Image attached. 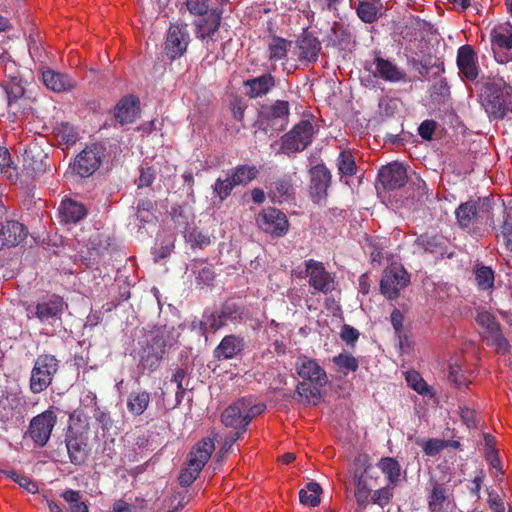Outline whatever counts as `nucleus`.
<instances>
[{"label": "nucleus", "mask_w": 512, "mask_h": 512, "mask_svg": "<svg viewBox=\"0 0 512 512\" xmlns=\"http://www.w3.org/2000/svg\"><path fill=\"white\" fill-rule=\"evenodd\" d=\"M431 97L438 102H444L448 98L450 91L445 78L435 81L430 88Z\"/></svg>", "instance_id": "53"}, {"label": "nucleus", "mask_w": 512, "mask_h": 512, "mask_svg": "<svg viewBox=\"0 0 512 512\" xmlns=\"http://www.w3.org/2000/svg\"><path fill=\"white\" fill-rule=\"evenodd\" d=\"M493 201L489 197L470 199L461 203L455 210L458 225L462 229L470 228L479 218L489 217Z\"/></svg>", "instance_id": "6"}, {"label": "nucleus", "mask_w": 512, "mask_h": 512, "mask_svg": "<svg viewBox=\"0 0 512 512\" xmlns=\"http://www.w3.org/2000/svg\"><path fill=\"white\" fill-rule=\"evenodd\" d=\"M428 509L430 512H451V502L442 485L434 484L429 495Z\"/></svg>", "instance_id": "32"}, {"label": "nucleus", "mask_w": 512, "mask_h": 512, "mask_svg": "<svg viewBox=\"0 0 512 512\" xmlns=\"http://www.w3.org/2000/svg\"><path fill=\"white\" fill-rule=\"evenodd\" d=\"M6 474L20 487L26 489L30 493H36L38 491V486L36 482L32 481L29 477L17 473L15 471H8Z\"/></svg>", "instance_id": "57"}, {"label": "nucleus", "mask_w": 512, "mask_h": 512, "mask_svg": "<svg viewBox=\"0 0 512 512\" xmlns=\"http://www.w3.org/2000/svg\"><path fill=\"white\" fill-rule=\"evenodd\" d=\"M295 369L299 377L304 381L309 380L311 384L316 386H325L328 382L325 370L315 359L300 356L296 361Z\"/></svg>", "instance_id": "18"}, {"label": "nucleus", "mask_w": 512, "mask_h": 512, "mask_svg": "<svg viewBox=\"0 0 512 512\" xmlns=\"http://www.w3.org/2000/svg\"><path fill=\"white\" fill-rule=\"evenodd\" d=\"M26 227L14 220L0 223V250L15 247L27 236Z\"/></svg>", "instance_id": "19"}, {"label": "nucleus", "mask_w": 512, "mask_h": 512, "mask_svg": "<svg viewBox=\"0 0 512 512\" xmlns=\"http://www.w3.org/2000/svg\"><path fill=\"white\" fill-rule=\"evenodd\" d=\"M330 40L333 46L339 49H346L352 41V34L348 28L338 22H334L331 28Z\"/></svg>", "instance_id": "38"}, {"label": "nucleus", "mask_w": 512, "mask_h": 512, "mask_svg": "<svg viewBox=\"0 0 512 512\" xmlns=\"http://www.w3.org/2000/svg\"><path fill=\"white\" fill-rule=\"evenodd\" d=\"M372 472L373 468L369 465L367 466L364 471L360 474H358V471L354 474V484H355V490L358 491H371V484L369 483L368 479L372 478Z\"/></svg>", "instance_id": "54"}, {"label": "nucleus", "mask_w": 512, "mask_h": 512, "mask_svg": "<svg viewBox=\"0 0 512 512\" xmlns=\"http://www.w3.org/2000/svg\"><path fill=\"white\" fill-rule=\"evenodd\" d=\"M502 235L505 240L506 248L512 253V213L504 210V219L502 224Z\"/></svg>", "instance_id": "61"}, {"label": "nucleus", "mask_w": 512, "mask_h": 512, "mask_svg": "<svg viewBox=\"0 0 512 512\" xmlns=\"http://www.w3.org/2000/svg\"><path fill=\"white\" fill-rule=\"evenodd\" d=\"M65 441L71 463L83 464L87 458V437L70 429Z\"/></svg>", "instance_id": "21"}, {"label": "nucleus", "mask_w": 512, "mask_h": 512, "mask_svg": "<svg viewBox=\"0 0 512 512\" xmlns=\"http://www.w3.org/2000/svg\"><path fill=\"white\" fill-rule=\"evenodd\" d=\"M245 346L244 338L235 334L225 336L214 349L213 356L218 361L229 360L240 354Z\"/></svg>", "instance_id": "22"}, {"label": "nucleus", "mask_w": 512, "mask_h": 512, "mask_svg": "<svg viewBox=\"0 0 512 512\" xmlns=\"http://www.w3.org/2000/svg\"><path fill=\"white\" fill-rule=\"evenodd\" d=\"M244 401H240V399L233 404L229 405L221 414V422L226 427L235 428L238 430L246 431V423L244 420L243 411L245 407Z\"/></svg>", "instance_id": "30"}, {"label": "nucleus", "mask_w": 512, "mask_h": 512, "mask_svg": "<svg viewBox=\"0 0 512 512\" xmlns=\"http://www.w3.org/2000/svg\"><path fill=\"white\" fill-rule=\"evenodd\" d=\"M223 15L220 7L211 8L209 12L194 21L195 35L201 41H214V35L219 30Z\"/></svg>", "instance_id": "16"}, {"label": "nucleus", "mask_w": 512, "mask_h": 512, "mask_svg": "<svg viewBox=\"0 0 512 512\" xmlns=\"http://www.w3.org/2000/svg\"><path fill=\"white\" fill-rule=\"evenodd\" d=\"M87 215L86 207L75 200H62L58 208L60 222L65 225L76 224Z\"/></svg>", "instance_id": "25"}, {"label": "nucleus", "mask_w": 512, "mask_h": 512, "mask_svg": "<svg viewBox=\"0 0 512 512\" xmlns=\"http://www.w3.org/2000/svg\"><path fill=\"white\" fill-rule=\"evenodd\" d=\"M187 239L192 244V246H196L201 249L211 244L210 236L198 229L191 230L187 235Z\"/></svg>", "instance_id": "60"}, {"label": "nucleus", "mask_w": 512, "mask_h": 512, "mask_svg": "<svg viewBox=\"0 0 512 512\" xmlns=\"http://www.w3.org/2000/svg\"><path fill=\"white\" fill-rule=\"evenodd\" d=\"M62 497L69 504L70 512H89L88 506L81 501L79 491L68 489L62 493Z\"/></svg>", "instance_id": "47"}, {"label": "nucleus", "mask_w": 512, "mask_h": 512, "mask_svg": "<svg viewBox=\"0 0 512 512\" xmlns=\"http://www.w3.org/2000/svg\"><path fill=\"white\" fill-rule=\"evenodd\" d=\"M275 86V77L270 73L244 81L245 94L251 99L267 95Z\"/></svg>", "instance_id": "23"}, {"label": "nucleus", "mask_w": 512, "mask_h": 512, "mask_svg": "<svg viewBox=\"0 0 512 512\" xmlns=\"http://www.w3.org/2000/svg\"><path fill=\"white\" fill-rule=\"evenodd\" d=\"M304 276L309 278V285L316 291L328 294L334 290V279L322 262L309 259L305 261Z\"/></svg>", "instance_id": "14"}, {"label": "nucleus", "mask_w": 512, "mask_h": 512, "mask_svg": "<svg viewBox=\"0 0 512 512\" xmlns=\"http://www.w3.org/2000/svg\"><path fill=\"white\" fill-rule=\"evenodd\" d=\"M379 0H362L354 6L358 17L365 23H373L378 18Z\"/></svg>", "instance_id": "36"}, {"label": "nucleus", "mask_w": 512, "mask_h": 512, "mask_svg": "<svg viewBox=\"0 0 512 512\" xmlns=\"http://www.w3.org/2000/svg\"><path fill=\"white\" fill-rule=\"evenodd\" d=\"M292 45L291 41H288L282 37L274 36L269 42V58L273 61L285 59L287 57L288 48Z\"/></svg>", "instance_id": "40"}, {"label": "nucleus", "mask_w": 512, "mask_h": 512, "mask_svg": "<svg viewBox=\"0 0 512 512\" xmlns=\"http://www.w3.org/2000/svg\"><path fill=\"white\" fill-rule=\"evenodd\" d=\"M409 282L410 277L406 270L393 264L384 270L380 290L387 299L394 300L399 296V291L406 287Z\"/></svg>", "instance_id": "9"}, {"label": "nucleus", "mask_w": 512, "mask_h": 512, "mask_svg": "<svg viewBox=\"0 0 512 512\" xmlns=\"http://www.w3.org/2000/svg\"><path fill=\"white\" fill-rule=\"evenodd\" d=\"M406 381L408 385L419 394H427L429 392L428 385L416 371L408 372L406 375Z\"/></svg>", "instance_id": "58"}, {"label": "nucleus", "mask_w": 512, "mask_h": 512, "mask_svg": "<svg viewBox=\"0 0 512 512\" xmlns=\"http://www.w3.org/2000/svg\"><path fill=\"white\" fill-rule=\"evenodd\" d=\"M374 64L376 66V72L374 73L375 76H379L381 79L388 82H400L406 80V73L388 59L377 56L374 59Z\"/></svg>", "instance_id": "31"}, {"label": "nucleus", "mask_w": 512, "mask_h": 512, "mask_svg": "<svg viewBox=\"0 0 512 512\" xmlns=\"http://www.w3.org/2000/svg\"><path fill=\"white\" fill-rule=\"evenodd\" d=\"M215 445L212 439L207 438L198 442L189 453L188 464L195 467L194 471H201L211 457Z\"/></svg>", "instance_id": "28"}, {"label": "nucleus", "mask_w": 512, "mask_h": 512, "mask_svg": "<svg viewBox=\"0 0 512 512\" xmlns=\"http://www.w3.org/2000/svg\"><path fill=\"white\" fill-rule=\"evenodd\" d=\"M256 224L263 232L276 237L286 235L289 228L286 215L273 207L263 209L256 217Z\"/></svg>", "instance_id": "12"}, {"label": "nucleus", "mask_w": 512, "mask_h": 512, "mask_svg": "<svg viewBox=\"0 0 512 512\" xmlns=\"http://www.w3.org/2000/svg\"><path fill=\"white\" fill-rule=\"evenodd\" d=\"M202 318L204 320V326L206 325L209 329V333H215L225 326L222 319H220L219 310L207 308L204 310Z\"/></svg>", "instance_id": "50"}, {"label": "nucleus", "mask_w": 512, "mask_h": 512, "mask_svg": "<svg viewBox=\"0 0 512 512\" xmlns=\"http://www.w3.org/2000/svg\"><path fill=\"white\" fill-rule=\"evenodd\" d=\"M185 4L189 13L197 17L206 14L213 8L210 6L209 0H186Z\"/></svg>", "instance_id": "56"}, {"label": "nucleus", "mask_w": 512, "mask_h": 512, "mask_svg": "<svg viewBox=\"0 0 512 512\" xmlns=\"http://www.w3.org/2000/svg\"><path fill=\"white\" fill-rule=\"evenodd\" d=\"M150 403V394L144 390L132 391L127 399V409L135 416L144 413Z\"/></svg>", "instance_id": "35"}, {"label": "nucleus", "mask_w": 512, "mask_h": 512, "mask_svg": "<svg viewBox=\"0 0 512 512\" xmlns=\"http://www.w3.org/2000/svg\"><path fill=\"white\" fill-rule=\"evenodd\" d=\"M56 422L57 416L50 409L32 418L28 433L35 445L44 447L47 444Z\"/></svg>", "instance_id": "13"}, {"label": "nucleus", "mask_w": 512, "mask_h": 512, "mask_svg": "<svg viewBox=\"0 0 512 512\" xmlns=\"http://www.w3.org/2000/svg\"><path fill=\"white\" fill-rule=\"evenodd\" d=\"M42 80L48 89L58 93L69 90L74 86L72 79L68 75L53 70L44 71L42 73Z\"/></svg>", "instance_id": "33"}, {"label": "nucleus", "mask_w": 512, "mask_h": 512, "mask_svg": "<svg viewBox=\"0 0 512 512\" xmlns=\"http://www.w3.org/2000/svg\"><path fill=\"white\" fill-rule=\"evenodd\" d=\"M381 471L387 476L391 484H395L401 474V466L399 462L391 457H384L379 462Z\"/></svg>", "instance_id": "42"}, {"label": "nucleus", "mask_w": 512, "mask_h": 512, "mask_svg": "<svg viewBox=\"0 0 512 512\" xmlns=\"http://www.w3.org/2000/svg\"><path fill=\"white\" fill-rule=\"evenodd\" d=\"M106 156V147L102 143L87 145L76 157L73 171L81 177L93 175L102 164Z\"/></svg>", "instance_id": "4"}, {"label": "nucleus", "mask_w": 512, "mask_h": 512, "mask_svg": "<svg viewBox=\"0 0 512 512\" xmlns=\"http://www.w3.org/2000/svg\"><path fill=\"white\" fill-rule=\"evenodd\" d=\"M314 127L309 120H302L281 138V152L285 154L301 152L312 142Z\"/></svg>", "instance_id": "5"}, {"label": "nucleus", "mask_w": 512, "mask_h": 512, "mask_svg": "<svg viewBox=\"0 0 512 512\" xmlns=\"http://www.w3.org/2000/svg\"><path fill=\"white\" fill-rule=\"evenodd\" d=\"M377 178L383 189L390 191L403 187L408 180L406 168L398 162L382 166Z\"/></svg>", "instance_id": "17"}, {"label": "nucleus", "mask_w": 512, "mask_h": 512, "mask_svg": "<svg viewBox=\"0 0 512 512\" xmlns=\"http://www.w3.org/2000/svg\"><path fill=\"white\" fill-rule=\"evenodd\" d=\"M58 370V360L53 355H39L34 363L30 377V389L37 394L44 391Z\"/></svg>", "instance_id": "3"}, {"label": "nucleus", "mask_w": 512, "mask_h": 512, "mask_svg": "<svg viewBox=\"0 0 512 512\" xmlns=\"http://www.w3.org/2000/svg\"><path fill=\"white\" fill-rule=\"evenodd\" d=\"M359 336H360L359 331L357 329H355L354 327H352L348 324H344L342 326V329L340 332V337L347 345L354 347Z\"/></svg>", "instance_id": "64"}, {"label": "nucleus", "mask_w": 512, "mask_h": 512, "mask_svg": "<svg viewBox=\"0 0 512 512\" xmlns=\"http://www.w3.org/2000/svg\"><path fill=\"white\" fill-rule=\"evenodd\" d=\"M475 280L481 290H488L494 285V271L491 267L477 265L475 269Z\"/></svg>", "instance_id": "45"}, {"label": "nucleus", "mask_w": 512, "mask_h": 512, "mask_svg": "<svg viewBox=\"0 0 512 512\" xmlns=\"http://www.w3.org/2000/svg\"><path fill=\"white\" fill-rule=\"evenodd\" d=\"M156 177V171L153 167H141L140 175L135 181L138 189L149 187Z\"/></svg>", "instance_id": "62"}, {"label": "nucleus", "mask_w": 512, "mask_h": 512, "mask_svg": "<svg viewBox=\"0 0 512 512\" xmlns=\"http://www.w3.org/2000/svg\"><path fill=\"white\" fill-rule=\"evenodd\" d=\"M236 186L247 185L256 178L258 170L255 166L239 165L228 172Z\"/></svg>", "instance_id": "37"}, {"label": "nucleus", "mask_w": 512, "mask_h": 512, "mask_svg": "<svg viewBox=\"0 0 512 512\" xmlns=\"http://www.w3.org/2000/svg\"><path fill=\"white\" fill-rule=\"evenodd\" d=\"M235 186L236 185L233 184L229 173H227L225 179L218 178L215 181L213 185V191L215 195L219 197L220 201H224L231 194Z\"/></svg>", "instance_id": "51"}, {"label": "nucleus", "mask_w": 512, "mask_h": 512, "mask_svg": "<svg viewBox=\"0 0 512 512\" xmlns=\"http://www.w3.org/2000/svg\"><path fill=\"white\" fill-rule=\"evenodd\" d=\"M490 40L495 60L505 64L512 61V26L501 25L490 32Z\"/></svg>", "instance_id": "10"}, {"label": "nucleus", "mask_w": 512, "mask_h": 512, "mask_svg": "<svg viewBox=\"0 0 512 512\" xmlns=\"http://www.w3.org/2000/svg\"><path fill=\"white\" fill-rule=\"evenodd\" d=\"M47 160L48 157L46 155L42 156V159L39 161L29 158L27 155L25 157L24 168L32 178L38 177L43 174L49 166Z\"/></svg>", "instance_id": "48"}, {"label": "nucleus", "mask_w": 512, "mask_h": 512, "mask_svg": "<svg viewBox=\"0 0 512 512\" xmlns=\"http://www.w3.org/2000/svg\"><path fill=\"white\" fill-rule=\"evenodd\" d=\"M339 173L345 176H352L356 173L357 166L354 156L350 152L342 151L337 159Z\"/></svg>", "instance_id": "46"}, {"label": "nucleus", "mask_w": 512, "mask_h": 512, "mask_svg": "<svg viewBox=\"0 0 512 512\" xmlns=\"http://www.w3.org/2000/svg\"><path fill=\"white\" fill-rule=\"evenodd\" d=\"M240 401L245 402V404L243 405V407H245L243 414L246 426L252 421L254 417L260 415L266 409V405L264 403L252 404L251 398L244 397L240 399Z\"/></svg>", "instance_id": "52"}, {"label": "nucleus", "mask_w": 512, "mask_h": 512, "mask_svg": "<svg viewBox=\"0 0 512 512\" xmlns=\"http://www.w3.org/2000/svg\"><path fill=\"white\" fill-rule=\"evenodd\" d=\"M393 497V488L386 486L374 491L372 495V502L381 507L387 505Z\"/></svg>", "instance_id": "63"}, {"label": "nucleus", "mask_w": 512, "mask_h": 512, "mask_svg": "<svg viewBox=\"0 0 512 512\" xmlns=\"http://www.w3.org/2000/svg\"><path fill=\"white\" fill-rule=\"evenodd\" d=\"M67 308L68 304L61 296L52 294L42 298L33 309H28V317L35 316L41 323L53 324L61 320Z\"/></svg>", "instance_id": "7"}, {"label": "nucleus", "mask_w": 512, "mask_h": 512, "mask_svg": "<svg viewBox=\"0 0 512 512\" xmlns=\"http://www.w3.org/2000/svg\"><path fill=\"white\" fill-rule=\"evenodd\" d=\"M309 176L310 197L314 203L320 204L327 198V191L332 180L331 172L323 163H321L311 167L309 170Z\"/></svg>", "instance_id": "15"}, {"label": "nucleus", "mask_w": 512, "mask_h": 512, "mask_svg": "<svg viewBox=\"0 0 512 512\" xmlns=\"http://www.w3.org/2000/svg\"><path fill=\"white\" fill-rule=\"evenodd\" d=\"M457 65L460 73L468 81H475L479 74L477 56L470 45H463L458 49Z\"/></svg>", "instance_id": "20"}, {"label": "nucleus", "mask_w": 512, "mask_h": 512, "mask_svg": "<svg viewBox=\"0 0 512 512\" xmlns=\"http://www.w3.org/2000/svg\"><path fill=\"white\" fill-rule=\"evenodd\" d=\"M296 43L300 50L299 59L301 61L314 63L318 60V56L321 51V43L317 37L307 31H304Z\"/></svg>", "instance_id": "26"}, {"label": "nucleus", "mask_w": 512, "mask_h": 512, "mask_svg": "<svg viewBox=\"0 0 512 512\" xmlns=\"http://www.w3.org/2000/svg\"><path fill=\"white\" fill-rule=\"evenodd\" d=\"M333 362L339 368L345 369L346 371L355 372L359 367L358 360L351 354H347V353H341L338 356H335L333 358Z\"/></svg>", "instance_id": "55"}, {"label": "nucleus", "mask_w": 512, "mask_h": 512, "mask_svg": "<svg viewBox=\"0 0 512 512\" xmlns=\"http://www.w3.org/2000/svg\"><path fill=\"white\" fill-rule=\"evenodd\" d=\"M290 105L288 101L276 100L272 104L261 105L259 118L271 128L282 131L289 122Z\"/></svg>", "instance_id": "11"}, {"label": "nucleus", "mask_w": 512, "mask_h": 512, "mask_svg": "<svg viewBox=\"0 0 512 512\" xmlns=\"http://www.w3.org/2000/svg\"><path fill=\"white\" fill-rule=\"evenodd\" d=\"M193 272L196 274V285L204 288L212 285L215 279V273L211 266L201 262L199 265H194Z\"/></svg>", "instance_id": "44"}, {"label": "nucleus", "mask_w": 512, "mask_h": 512, "mask_svg": "<svg viewBox=\"0 0 512 512\" xmlns=\"http://www.w3.org/2000/svg\"><path fill=\"white\" fill-rule=\"evenodd\" d=\"M2 86L7 94L9 106L21 99L26 92L23 79L18 75L9 74L8 79L3 82Z\"/></svg>", "instance_id": "34"}, {"label": "nucleus", "mask_w": 512, "mask_h": 512, "mask_svg": "<svg viewBox=\"0 0 512 512\" xmlns=\"http://www.w3.org/2000/svg\"><path fill=\"white\" fill-rule=\"evenodd\" d=\"M415 244L426 252H436L440 246V242L437 236H429L428 234L420 235Z\"/></svg>", "instance_id": "59"}, {"label": "nucleus", "mask_w": 512, "mask_h": 512, "mask_svg": "<svg viewBox=\"0 0 512 512\" xmlns=\"http://www.w3.org/2000/svg\"><path fill=\"white\" fill-rule=\"evenodd\" d=\"M220 319H222L224 325L227 322L233 323H244L250 318L248 309L232 300H227L220 305L219 308Z\"/></svg>", "instance_id": "29"}, {"label": "nucleus", "mask_w": 512, "mask_h": 512, "mask_svg": "<svg viewBox=\"0 0 512 512\" xmlns=\"http://www.w3.org/2000/svg\"><path fill=\"white\" fill-rule=\"evenodd\" d=\"M179 333L174 327L166 325L154 327L139 341L137 350V369L141 373L156 371L164 359L167 349L173 347L178 340Z\"/></svg>", "instance_id": "1"}, {"label": "nucleus", "mask_w": 512, "mask_h": 512, "mask_svg": "<svg viewBox=\"0 0 512 512\" xmlns=\"http://www.w3.org/2000/svg\"><path fill=\"white\" fill-rule=\"evenodd\" d=\"M154 203L149 199H140L136 207V218L140 223H149L154 219Z\"/></svg>", "instance_id": "49"}, {"label": "nucleus", "mask_w": 512, "mask_h": 512, "mask_svg": "<svg viewBox=\"0 0 512 512\" xmlns=\"http://www.w3.org/2000/svg\"><path fill=\"white\" fill-rule=\"evenodd\" d=\"M190 43L188 25L185 23L171 24L164 43V51L170 60L180 58L187 51Z\"/></svg>", "instance_id": "8"}, {"label": "nucleus", "mask_w": 512, "mask_h": 512, "mask_svg": "<svg viewBox=\"0 0 512 512\" xmlns=\"http://www.w3.org/2000/svg\"><path fill=\"white\" fill-rule=\"evenodd\" d=\"M321 486L316 482H309L305 489L299 491V500L304 505L316 507L320 504Z\"/></svg>", "instance_id": "39"}, {"label": "nucleus", "mask_w": 512, "mask_h": 512, "mask_svg": "<svg viewBox=\"0 0 512 512\" xmlns=\"http://www.w3.org/2000/svg\"><path fill=\"white\" fill-rule=\"evenodd\" d=\"M138 104L139 100L134 96L123 97L114 108L115 121L121 126L134 122L139 112Z\"/></svg>", "instance_id": "24"}, {"label": "nucleus", "mask_w": 512, "mask_h": 512, "mask_svg": "<svg viewBox=\"0 0 512 512\" xmlns=\"http://www.w3.org/2000/svg\"><path fill=\"white\" fill-rule=\"evenodd\" d=\"M54 135L60 143L67 146L73 145L78 140V132L76 129L67 122H62L54 127Z\"/></svg>", "instance_id": "41"}, {"label": "nucleus", "mask_w": 512, "mask_h": 512, "mask_svg": "<svg viewBox=\"0 0 512 512\" xmlns=\"http://www.w3.org/2000/svg\"><path fill=\"white\" fill-rule=\"evenodd\" d=\"M314 384H309L306 381L299 382L296 387V394L299 397H304L307 403H312L314 406L319 403L320 400V388Z\"/></svg>", "instance_id": "43"}, {"label": "nucleus", "mask_w": 512, "mask_h": 512, "mask_svg": "<svg viewBox=\"0 0 512 512\" xmlns=\"http://www.w3.org/2000/svg\"><path fill=\"white\" fill-rule=\"evenodd\" d=\"M479 98L490 120H503L512 113V87L503 78H483Z\"/></svg>", "instance_id": "2"}, {"label": "nucleus", "mask_w": 512, "mask_h": 512, "mask_svg": "<svg viewBox=\"0 0 512 512\" xmlns=\"http://www.w3.org/2000/svg\"><path fill=\"white\" fill-rule=\"evenodd\" d=\"M476 322L483 328L486 329L487 333L500 349H506L508 346V342L502 334L501 326L496 321L495 317L487 312L483 311L478 313L476 317Z\"/></svg>", "instance_id": "27"}]
</instances>
